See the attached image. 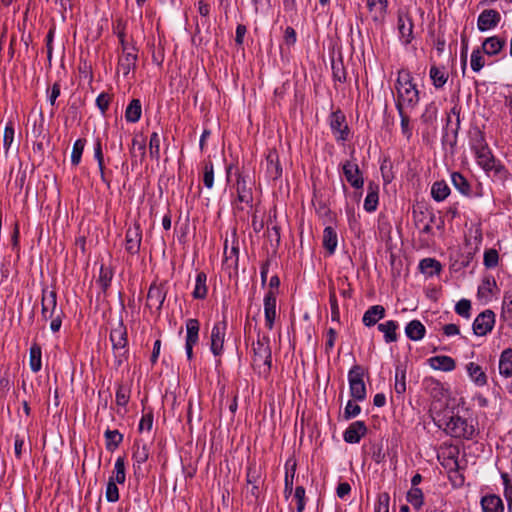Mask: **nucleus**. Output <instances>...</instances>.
Here are the masks:
<instances>
[{
  "mask_svg": "<svg viewBox=\"0 0 512 512\" xmlns=\"http://www.w3.org/2000/svg\"><path fill=\"white\" fill-rule=\"evenodd\" d=\"M396 96V109L398 112L401 110H413L420 101L419 90L413 83V77L408 70H400L395 83Z\"/></svg>",
  "mask_w": 512,
  "mask_h": 512,
  "instance_id": "f257e3e1",
  "label": "nucleus"
},
{
  "mask_svg": "<svg viewBox=\"0 0 512 512\" xmlns=\"http://www.w3.org/2000/svg\"><path fill=\"white\" fill-rule=\"evenodd\" d=\"M438 422V426L453 438L472 440L478 434L473 418H465L452 412L444 415Z\"/></svg>",
  "mask_w": 512,
  "mask_h": 512,
  "instance_id": "f03ea898",
  "label": "nucleus"
},
{
  "mask_svg": "<svg viewBox=\"0 0 512 512\" xmlns=\"http://www.w3.org/2000/svg\"><path fill=\"white\" fill-rule=\"evenodd\" d=\"M253 367L260 375H268L271 370L272 353L270 347V338L267 335L258 333L256 342L252 343Z\"/></svg>",
  "mask_w": 512,
  "mask_h": 512,
  "instance_id": "7ed1b4c3",
  "label": "nucleus"
},
{
  "mask_svg": "<svg viewBox=\"0 0 512 512\" xmlns=\"http://www.w3.org/2000/svg\"><path fill=\"white\" fill-rule=\"evenodd\" d=\"M110 341L114 353V363L117 367H120L128 357L127 330L122 322L111 330Z\"/></svg>",
  "mask_w": 512,
  "mask_h": 512,
  "instance_id": "20e7f679",
  "label": "nucleus"
},
{
  "mask_svg": "<svg viewBox=\"0 0 512 512\" xmlns=\"http://www.w3.org/2000/svg\"><path fill=\"white\" fill-rule=\"evenodd\" d=\"M364 370L360 365H354L348 372L350 395L355 401L366 399V386L363 380Z\"/></svg>",
  "mask_w": 512,
  "mask_h": 512,
  "instance_id": "39448f33",
  "label": "nucleus"
},
{
  "mask_svg": "<svg viewBox=\"0 0 512 512\" xmlns=\"http://www.w3.org/2000/svg\"><path fill=\"white\" fill-rule=\"evenodd\" d=\"M413 217L415 224L421 226L422 234H432V224L436 225V228L441 230L444 227V220L442 217H437L432 210H414Z\"/></svg>",
  "mask_w": 512,
  "mask_h": 512,
  "instance_id": "423d86ee",
  "label": "nucleus"
},
{
  "mask_svg": "<svg viewBox=\"0 0 512 512\" xmlns=\"http://www.w3.org/2000/svg\"><path fill=\"white\" fill-rule=\"evenodd\" d=\"M58 313H63V311L57 307L56 291L43 288L41 298L42 318L46 321L48 320V317L55 316Z\"/></svg>",
  "mask_w": 512,
  "mask_h": 512,
  "instance_id": "0eeeda50",
  "label": "nucleus"
},
{
  "mask_svg": "<svg viewBox=\"0 0 512 512\" xmlns=\"http://www.w3.org/2000/svg\"><path fill=\"white\" fill-rule=\"evenodd\" d=\"M495 324V313L490 310L481 312L473 322V332L477 336H485L492 331Z\"/></svg>",
  "mask_w": 512,
  "mask_h": 512,
  "instance_id": "6e6552de",
  "label": "nucleus"
},
{
  "mask_svg": "<svg viewBox=\"0 0 512 512\" xmlns=\"http://www.w3.org/2000/svg\"><path fill=\"white\" fill-rule=\"evenodd\" d=\"M331 131L338 142H344L349 137V128L345 123V116L340 111L331 113L329 118Z\"/></svg>",
  "mask_w": 512,
  "mask_h": 512,
  "instance_id": "1a4fd4ad",
  "label": "nucleus"
},
{
  "mask_svg": "<svg viewBox=\"0 0 512 512\" xmlns=\"http://www.w3.org/2000/svg\"><path fill=\"white\" fill-rule=\"evenodd\" d=\"M227 323L219 321L214 324L211 330L210 350L214 356H220L223 352Z\"/></svg>",
  "mask_w": 512,
  "mask_h": 512,
  "instance_id": "9d476101",
  "label": "nucleus"
},
{
  "mask_svg": "<svg viewBox=\"0 0 512 512\" xmlns=\"http://www.w3.org/2000/svg\"><path fill=\"white\" fill-rule=\"evenodd\" d=\"M413 21L411 16L404 12H398L397 29L399 33V39L404 45H408L412 42L413 36Z\"/></svg>",
  "mask_w": 512,
  "mask_h": 512,
  "instance_id": "9b49d317",
  "label": "nucleus"
},
{
  "mask_svg": "<svg viewBox=\"0 0 512 512\" xmlns=\"http://www.w3.org/2000/svg\"><path fill=\"white\" fill-rule=\"evenodd\" d=\"M343 174L355 189H361L364 185V178L356 162L347 160L342 165Z\"/></svg>",
  "mask_w": 512,
  "mask_h": 512,
  "instance_id": "f8f14e48",
  "label": "nucleus"
},
{
  "mask_svg": "<svg viewBox=\"0 0 512 512\" xmlns=\"http://www.w3.org/2000/svg\"><path fill=\"white\" fill-rule=\"evenodd\" d=\"M142 241V230L138 223H135L132 227H129L125 235V250L135 255L139 252Z\"/></svg>",
  "mask_w": 512,
  "mask_h": 512,
  "instance_id": "ddd939ff",
  "label": "nucleus"
},
{
  "mask_svg": "<svg viewBox=\"0 0 512 512\" xmlns=\"http://www.w3.org/2000/svg\"><path fill=\"white\" fill-rule=\"evenodd\" d=\"M138 56L135 47H124L122 55L118 61V72H122L124 76H127L131 70L136 67Z\"/></svg>",
  "mask_w": 512,
  "mask_h": 512,
  "instance_id": "4468645a",
  "label": "nucleus"
},
{
  "mask_svg": "<svg viewBox=\"0 0 512 512\" xmlns=\"http://www.w3.org/2000/svg\"><path fill=\"white\" fill-rule=\"evenodd\" d=\"M501 20V15L497 10L485 9L477 19V28L481 32H485L495 28Z\"/></svg>",
  "mask_w": 512,
  "mask_h": 512,
  "instance_id": "2eb2a0df",
  "label": "nucleus"
},
{
  "mask_svg": "<svg viewBox=\"0 0 512 512\" xmlns=\"http://www.w3.org/2000/svg\"><path fill=\"white\" fill-rule=\"evenodd\" d=\"M265 175L270 180H277L282 175L279 155L275 149H269L265 159Z\"/></svg>",
  "mask_w": 512,
  "mask_h": 512,
  "instance_id": "dca6fc26",
  "label": "nucleus"
},
{
  "mask_svg": "<svg viewBox=\"0 0 512 512\" xmlns=\"http://www.w3.org/2000/svg\"><path fill=\"white\" fill-rule=\"evenodd\" d=\"M166 298V290L162 285L152 284L147 294V306L150 309L155 308L160 312Z\"/></svg>",
  "mask_w": 512,
  "mask_h": 512,
  "instance_id": "f3484780",
  "label": "nucleus"
},
{
  "mask_svg": "<svg viewBox=\"0 0 512 512\" xmlns=\"http://www.w3.org/2000/svg\"><path fill=\"white\" fill-rule=\"evenodd\" d=\"M367 427L363 421H355L349 425L343 434L345 442L350 444L359 443L366 434Z\"/></svg>",
  "mask_w": 512,
  "mask_h": 512,
  "instance_id": "a211bd4d",
  "label": "nucleus"
},
{
  "mask_svg": "<svg viewBox=\"0 0 512 512\" xmlns=\"http://www.w3.org/2000/svg\"><path fill=\"white\" fill-rule=\"evenodd\" d=\"M264 315L265 324L268 329H272L276 318V295L273 291H268L264 297Z\"/></svg>",
  "mask_w": 512,
  "mask_h": 512,
  "instance_id": "6ab92c4d",
  "label": "nucleus"
},
{
  "mask_svg": "<svg viewBox=\"0 0 512 512\" xmlns=\"http://www.w3.org/2000/svg\"><path fill=\"white\" fill-rule=\"evenodd\" d=\"M384 316L385 308L382 305H373L364 313L362 322L365 326L372 327Z\"/></svg>",
  "mask_w": 512,
  "mask_h": 512,
  "instance_id": "aec40b11",
  "label": "nucleus"
},
{
  "mask_svg": "<svg viewBox=\"0 0 512 512\" xmlns=\"http://www.w3.org/2000/svg\"><path fill=\"white\" fill-rule=\"evenodd\" d=\"M481 507L483 512H504L503 501L495 494L483 496L481 499Z\"/></svg>",
  "mask_w": 512,
  "mask_h": 512,
  "instance_id": "412c9836",
  "label": "nucleus"
},
{
  "mask_svg": "<svg viewBox=\"0 0 512 512\" xmlns=\"http://www.w3.org/2000/svg\"><path fill=\"white\" fill-rule=\"evenodd\" d=\"M367 7L374 21H382L387 12L388 0H367Z\"/></svg>",
  "mask_w": 512,
  "mask_h": 512,
  "instance_id": "4be33fe9",
  "label": "nucleus"
},
{
  "mask_svg": "<svg viewBox=\"0 0 512 512\" xmlns=\"http://www.w3.org/2000/svg\"><path fill=\"white\" fill-rule=\"evenodd\" d=\"M428 362L431 368L445 372L454 370L456 366L455 360L445 355L431 357Z\"/></svg>",
  "mask_w": 512,
  "mask_h": 512,
  "instance_id": "5701e85b",
  "label": "nucleus"
},
{
  "mask_svg": "<svg viewBox=\"0 0 512 512\" xmlns=\"http://www.w3.org/2000/svg\"><path fill=\"white\" fill-rule=\"evenodd\" d=\"M149 450L145 443L141 441H135L133 445V455L132 458L134 460V468L140 469L141 465L148 460Z\"/></svg>",
  "mask_w": 512,
  "mask_h": 512,
  "instance_id": "b1692460",
  "label": "nucleus"
},
{
  "mask_svg": "<svg viewBox=\"0 0 512 512\" xmlns=\"http://www.w3.org/2000/svg\"><path fill=\"white\" fill-rule=\"evenodd\" d=\"M468 376L477 386H484L487 384V376L482 367L474 362L466 365Z\"/></svg>",
  "mask_w": 512,
  "mask_h": 512,
  "instance_id": "393cba45",
  "label": "nucleus"
},
{
  "mask_svg": "<svg viewBox=\"0 0 512 512\" xmlns=\"http://www.w3.org/2000/svg\"><path fill=\"white\" fill-rule=\"evenodd\" d=\"M425 326L419 320L410 321L405 327L406 336L412 341H419L424 338Z\"/></svg>",
  "mask_w": 512,
  "mask_h": 512,
  "instance_id": "a878e982",
  "label": "nucleus"
},
{
  "mask_svg": "<svg viewBox=\"0 0 512 512\" xmlns=\"http://www.w3.org/2000/svg\"><path fill=\"white\" fill-rule=\"evenodd\" d=\"M399 324L397 321L388 320L384 323L378 324V330L384 334V340L386 343L396 342L398 339V335L396 330L398 329Z\"/></svg>",
  "mask_w": 512,
  "mask_h": 512,
  "instance_id": "bb28decb",
  "label": "nucleus"
},
{
  "mask_svg": "<svg viewBox=\"0 0 512 512\" xmlns=\"http://www.w3.org/2000/svg\"><path fill=\"white\" fill-rule=\"evenodd\" d=\"M505 45V40L498 36L488 37L482 43L483 52L489 56L498 54Z\"/></svg>",
  "mask_w": 512,
  "mask_h": 512,
  "instance_id": "cd10ccee",
  "label": "nucleus"
},
{
  "mask_svg": "<svg viewBox=\"0 0 512 512\" xmlns=\"http://www.w3.org/2000/svg\"><path fill=\"white\" fill-rule=\"evenodd\" d=\"M429 76L432 81L433 86L436 89H441L444 87L448 80V73L446 72L444 67H438L436 65H432L429 71Z\"/></svg>",
  "mask_w": 512,
  "mask_h": 512,
  "instance_id": "c85d7f7f",
  "label": "nucleus"
},
{
  "mask_svg": "<svg viewBox=\"0 0 512 512\" xmlns=\"http://www.w3.org/2000/svg\"><path fill=\"white\" fill-rule=\"evenodd\" d=\"M420 271L428 277H432L441 272V263L434 258H424L419 263Z\"/></svg>",
  "mask_w": 512,
  "mask_h": 512,
  "instance_id": "c756f323",
  "label": "nucleus"
},
{
  "mask_svg": "<svg viewBox=\"0 0 512 512\" xmlns=\"http://www.w3.org/2000/svg\"><path fill=\"white\" fill-rule=\"evenodd\" d=\"M499 372L502 376L508 378L512 376V349H505L500 356Z\"/></svg>",
  "mask_w": 512,
  "mask_h": 512,
  "instance_id": "7c9ffc66",
  "label": "nucleus"
},
{
  "mask_svg": "<svg viewBox=\"0 0 512 512\" xmlns=\"http://www.w3.org/2000/svg\"><path fill=\"white\" fill-rule=\"evenodd\" d=\"M206 282V273L203 271L198 272L195 279V287L192 293L195 299H204L207 296L208 288Z\"/></svg>",
  "mask_w": 512,
  "mask_h": 512,
  "instance_id": "2f4dec72",
  "label": "nucleus"
},
{
  "mask_svg": "<svg viewBox=\"0 0 512 512\" xmlns=\"http://www.w3.org/2000/svg\"><path fill=\"white\" fill-rule=\"evenodd\" d=\"M142 106L139 99H133L126 108L125 119L127 122L136 123L140 120Z\"/></svg>",
  "mask_w": 512,
  "mask_h": 512,
  "instance_id": "473e14b6",
  "label": "nucleus"
},
{
  "mask_svg": "<svg viewBox=\"0 0 512 512\" xmlns=\"http://www.w3.org/2000/svg\"><path fill=\"white\" fill-rule=\"evenodd\" d=\"M451 182L455 189H457L462 195L470 196L471 186L467 179L459 172H453L451 174Z\"/></svg>",
  "mask_w": 512,
  "mask_h": 512,
  "instance_id": "72a5a7b5",
  "label": "nucleus"
},
{
  "mask_svg": "<svg viewBox=\"0 0 512 512\" xmlns=\"http://www.w3.org/2000/svg\"><path fill=\"white\" fill-rule=\"evenodd\" d=\"M338 243L337 233L336 231L328 226L323 231V247L329 252V254H333L336 250Z\"/></svg>",
  "mask_w": 512,
  "mask_h": 512,
  "instance_id": "f704fd0d",
  "label": "nucleus"
},
{
  "mask_svg": "<svg viewBox=\"0 0 512 512\" xmlns=\"http://www.w3.org/2000/svg\"><path fill=\"white\" fill-rule=\"evenodd\" d=\"M378 201V187L373 183H370L368 185V193L364 201V209L367 212H374L377 209Z\"/></svg>",
  "mask_w": 512,
  "mask_h": 512,
  "instance_id": "c9c22d12",
  "label": "nucleus"
},
{
  "mask_svg": "<svg viewBox=\"0 0 512 512\" xmlns=\"http://www.w3.org/2000/svg\"><path fill=\"white\" fill-rule=\"evenodd\" d=\"M42 352L41 347L37 343L32 344L29 351V366L30 369L36 373L41 370L42 367Z\"/></svg>",
  "mask_w": 512,
  "mask_h": 512,
  "instance_id": "e433bc0d",
  "label": "nucleus"
},
{
  "mask_svg": "<svg viewBox=\"0 0 512 512\" xmlns=\"http://www.w3.org/2000/svg\"><path fill=\"white\" fill-rule=\"evenodd\" d=\"M450 194V188L444 181H436L431 187V196L437 202L444 201Z\"/></svg>",
  "mask_w": 512,
  "mask_h": 512,
  "instance_id": "4c0bfd02",
  "label": "nucleus"
},
{
  "mask_svg": "<svg viewBox=\"0 0 512 512\" xmlns=\"http://www.w3.org/2000/svg\"><path fill=\"white\" fill-rule=\"evenodd\" d=\"M200 323L197 319L190 318L186 321V341L190 343H198Z\"/></svg>",
  "mask_w": 512,
  "mask_h": 512,
  "instance_id": "58836bf2",
  "label": "nucleus"
},
{
  "mask_svg": "<svg viewBox=\"0 0 512 512\" xmlns=\"http://www.w3.org/2000/svg\"><path fill=\"white\" fill-rule=\"evenodd\" d=\"M246 482L247 485H260L263 483L261 467L255 463H250L247 467Z\"/></svg>",
  "mask_w": 512,
  "mask_h": 512,
  "instance_id": "ea45409f",
  "label": "nucleus"
},
{
  "mask_svg": "<svg viewBox=\"0 0 512 512\" xmlns=\"http://www.w3.org/2000/svg\"><path fill=\"white\" fill-rule=\"evenodd\" d=\"M406 499L416 510H420L424 503L423 492L418 487H411L407 492Z\"/></svg>",
  "mask_w": 512,
  "mask_h": 512,
  "instance_id": "a19ab883",
  "label": "nucleus"
},
{
  "mask_svg": "<svg viewBox=\"0 0 512 512\" xmlns=\"http://www.w3.org/2000/svg\"><path fill=\"white\" fill-rule=\"evenodd\" d=\"M106 439V448L109 451H114L123 441V435L118 430L107 429L104 433Z\"/></svg>",
  "mask_w": 512,
  "mask_h": 512,
  "instance_id": "79ce46f5",
  "label": "nucleus"
},
{
  "mask_svg": "<svg viewBox=\"0 0 512 512\" xmlns=\"http://www.w3.org/2000/svg\"><path fill=\"white\" fill-rule=\"evenodd\" d=\"M478 163L485 169V170H492L495 168V160L493 156L491 155V152L489 148H485L483 150H479L475 152Z\"/></svg>",
  "mask_w": 512,
  "mask_h": 512,
  "instance_id": "37998d69",
  "label": "nucleus"
},
{
  "mask_svg": "<svg viewBox=\"0 0 512 512\" xmlns=\"http://www.w3.org/2000/svg\"><path fill=\"white\" fill-rule=\"evenodd\" d=\"M112 278H113V270L110 267L101 265L97 283L100 285V287L104 293L110 287Z\"/></svg>",
  "mask_w": 512,
  "mask_h": 512,
  "instance_id": "c03bdc74",
  "label": "nucleus"
},
{
  "mask_svg": "<svg viewBox=\"0 0 512 512\" xmlns=\"http://www.w3.org/2000/svg\"><path fill=\"white\" fill-rule=\"evenodd\" d=\"M470 146L474 152L487 148L483 133L479 129L470 131Z\"/></svg>",
  "mask_w": 512,
  "mask_h": 512,
  "instance_id": "a18cd8bd",
  "label": "nucleus"
},
{
  "mask_svg": "<svg viewBox=\"0 0 512 512\" xmlns=\"http://www.w3.org/2000/svg\"><path fill=\"white\" fill-rule=\"evenodd\" d=\"M236 188H237L238 200L240 202L248 203L251 200V193H250V190L246 186V180L244 179V177L241 174H238V176H237Z\"/></svg>",
  "mask_w": 512,
  "mask_h": 512,
  "instance_id": "49530a36",
  "label": "nucleus"
},
{
  "mask_svg": "<svg viewBox=\"0 0 512 512\" xmlns=\"http://www.w3.org/2000/svg\"><path fill=\"white\" fill-rule=\"evenodd\" d=\"M94 158L96 159L100 171L101 180L109 186V182L106 180L105 172H104V156L102 152L101 141L99 139L96 140L94 145Z\"/></svg>",
  "mask_w": 512,
  "mask_h": 512,
  "instance_id": "de8ad7c7",
  "label": "nucleus"
},
{
  "mask_svg": "<svg viewBox=\"0 0 512 512\" xmlns=\"http://www.w3.org/2000/svg\"><path fill=\"white\" fill-rule=\"evenodd\" d=\"M114 482L118 484H123L126 479L125 473V462L123 457H118L115 461L113 475Z\"/></svg>",
  "mask_w": 512,
  "mask_h": 512,
  "instance_id": "09e8293b",
  "label": "nucleus"
},
{
  "mask_svg": "<svg viewBox=\"0 0 512 512\" xmlns=\"http://www.w3.org/2000/svg\"><path fill=\"white\" fill-rule=\"evenodd\" d=\"M85 145H86L85 139H77L74 142L73 148H72V153H71V163L73 165L76 166L80 163Z\"/></svg>",
  "mask_w": 512,
  "mask_h": 512,
  "instance_id": "8fccbe9b",
  "label": "nucleus"
},
{
  "mask_svg": "<svg viewBox=\"0 0 512 512\" xmlns=\"http://www.w3.org/2000/svg\"><path fill=\"white\" fill-rule=\"evenodd\" d=\"M14 125L11 121H9L4 129V135H3V148L5 155L8 154L9 149L14 141Z\"/></svg>",
  "mask_w": 512,
  "mask_h": 512,
  "instance_id": "3c124183",
  "label": "nucleus"
},
{
  "mask_svg": "<svg viewBox=\"0 0 512 512\" xmlns=\"http://www.w3.org/2000/svg\"><path fill=\"white\" fill-rule=\"evenodd\" d=\"M438 109L434 102L426 105L421 115V120L425 124H432L437 119Z\"/></svg>",
  "mask_w": 512,
  "mask_h": 512,
  "instance_id": "603ef678",
  "label": "nucleus"
},
{
  "mask_svg": "<svg viewBox=\"0 0 512 512\" xmlns=\"http://www.w3.org/2000/svg\"><path fill=\"white\" fill-rule=\"evenodd\" d=\"M405 369L401 367H396L395 371V392L399 395L404 394L406 391V382H405Z\"/></svg>",
  "mask_w": 512,
  "mask_h": 512,
  "instance_id": "864d4df0",
  "label": "nucleus"
},
{
  "mask_svg": "<svg viewBox=\"0 0 512 512\" xmlns=\"http://www.w3.org/2000/svg\"><path fill=\"white\" fill-rule=\"evenodd\" d=\"M496 287V282L493 278H485L482 284L478 287V297L488 298L492 294L493 288Z\"/></svg>",
  "mask_w": 512,
  "mask_h": 512,
  "instance_id": "5fc2aeb1",
  "label": "nucleus"
},
{
  "mask_svg": "<svg viewBox=\"0 0 512 512\" xmlns=\"http://www.w3.org/2000/svg\"><path fill=\"white\" fill-rule=\"evenodd\" d=\"M114 482V477H110L107 483L105 496L108 502L114 503L119 500V489Z\"/></svg>",
  "mask_w": 512,
  "mask_h": 512,
  "instance_id": "6e6d98bb",
  "label": "nucleus"
},
{
  "mask_svg": "<svg viewBox=\"0 0 512 512\" xmlns=\"http://www.w3.org/2000/svg\"><path fill=\"white\" fill-rule=\"evenodd\" d=\"M286 466H288V463H286ZM295 471H296L295 463L291 466L290 469L288 467H286L285 480H284V482H285L284 493H285L286 497L291 495V493L293 491V479H294Z\"/></svg>",
  "mask_w": 512,
  "mask_h": 512,
  "instance_id": "4d7b16f0",
  "label": "nucleus"
},
{
  "mask_svg": "<svg viewBox=\"0 0 512 512\" xmlns=\"http://www.w3.org/2000/svg\"><path fill=\"white\" fill-rule=\"evenodd\" d=\"M203 183L206 188L211 189L214 185V167L212 162H207L203 168Z\"/></svg>",
  "mask_w": 512,
  "mask_h": 512,
  "instance_id": "13d9d810",
  "label": "nucleus"
},
{
  "mask_svg": "<svg viewBox=\"0 0 512 512\" xmlns=\"http://www.w3.org/2000/svg\"><path fill=\"white\" fill-rule=\"evenodd\" d=\"M471 302L468 299H461L459 300L455 305V312L463 317V318H470L471 316Z\"/></svg>",
  "mask_w": 512,
  "mask_h": 512,
  "instance_id": "bf43d9fd",
  "label": "nucleus"
},
{
  "mask_svg": "<svg viewBox=\"0 0 512 512\" xmlns=\"http://www.w3.org/2000/svg\"><path fill=\"white\" fill-rule=\"evenodd\" d=\"M485 65V60L482 51L478 48L472 51L471 54V68L474 72H479Z\"/></svg>",
  "mask_w": 512,
  "mask_h": 512,
  "instance_id": "052dcab7",
  "label": "nucleus"
},
{
  "mask_svg": "<svg viewBox=\"0 0 512 512\" xmlns=\"http://www.w3.org/2000/svg\"><path fill=\"white\" fill-rule=\"evenodd\" d=\"M150 156L156 160L160 157V136L157 132H153L149 141Z\"/></svg>",
  "mask_w": 512,
  "mask_h": 512,
  "instance_id": "680f3d73",
  "label": "nucleus"
},
{
  "mask_svg": "<svg viewBox=\"0 0 512 512\" xmlns=\"http://www.w3.org/2000/svg\"><path fill=\"white\" fill-rule=\"evenodd\" d=\"M400 116V126L402 134L409 140L412 137V129L410 127V118L405 110L398 112Z\"/></svg>",
  "mask_w": 512,
  "mask_h": 512,
  "instance_id": "e2e57ef3",
  "label": "nucleus"
},
{
  "mask_svg": "<svg viewBox=\"0 0 512 512\" xmlns=\"http://www.w3.org/2000/svg\"><path fill=\"white\" fill-rule=\"evenodd\" d=\"M501 479L503 480L504 485V496L506 498L508 508L510 509L512 506V483L508 473L506 472L501 473Z\"/></svg>",
  "mask_w": 512,
  "mask_h": 512,
  "instance_id": "0e129e2a",
  "label": "nucleus"
},
{
  "mask_svg": "<svg viewBox=\"0 0 512 512\" xmlns=\"http://www.w3.org/2000/svg\"><path fill=\"white\" fill-rule=\"evenodd\" d=\"M499 260L498 252L495 249H488L484 253L483 263L487 268L497 266Z\"/></svg>",
  "mask_w": 512,
  "mask_h": 512,
  "instance_id": "69168bd1",
  "label": "nucleus"
},
{
  "mask_svg": "<svg viewBox=\"0 0 512 512\" xmlns=\"http://www.w3.org/2000/svg\"><path fill=\"white\" fill-rule=\"evenodd\" d=\"M361 412V407L353 402L352 400H349L345 406L344 409V418L346 420H349L351 418H355L358 416Z\"/></svg>",
  "mask_w": 512,
  "mask_h": 512,
  "instance_id": "338daca9",
  "label": "nucleus"
},
{
  "mask_svg": "<svg viewBox=\"0 0 512 512\" xmlns=\"http://www.w3.org/2000/svg\"><path fill=\"white\" fill-rule=\"evenodd\" d=\"M389 501L388 493L379 494L377 504L375 505V512H389Z\"/></svg>",
  "mask_w": 512,
  "mask_h": 512,
  "instance_id": "774afa93",
  "label": "nucleus"
}]
</instances>
